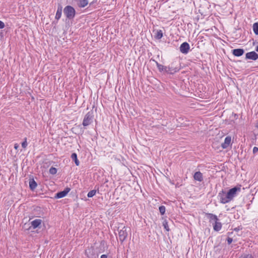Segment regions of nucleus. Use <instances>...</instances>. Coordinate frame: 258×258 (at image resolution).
Instances as JSON below:
<instances>
[{
  "label": "nucleus",
  "instance_id": "4be33fe9",
  "mask_svg": "<svg viewBox=\"0 0 258 258\" xmlns=\"http://www.w3.org/2000/svg\"><path fill=\"white\" fill-rule=\"evenodd\" d=\"M163 37V33L162 30H159L157 31L155 37L157 39H160Z\"/></svg>",
  "mask_w": 258,
  "mask_h": 258
},
{
  "label": "nucleus",
  "instance_id": "9b49d317",
  "mask_svg": "<svg viewBox=\"0 0 258 258\" xmlns=\"http://www.w3.org/2000/svg\"><path fill=\"white\" fill-rule=\"evenodd\" d=\"M70 190L71 189L69 187H67L63 191L58 192L55 194V198L60 199L64 197L70 191Z\"/></svg>",
  "mask_w": 258,
  "mask_h": 258
},
{
  "label": "nucleus",
  "instance_id": "f704fd0d",
  "mask_svg": "<svg viewBox=\"0 0 258 258\" xmlns=\"http://www.w3.org/2000/svg\"><path fill=\"white\" fill-rule=\"evenodd\" d=\"M74 1L78 2L79 0H74Z\"/></svg>",
  "mask_w": 258,
  "mask_h": 258
},
{
  "label": "nucleus",
  "instance_id": "6ab92c4d",
  "mask_svg": "<svg viewBox=\"0 0 258 258\" xmlns=\"http://www.w3.org/2000/svg\"><path fill=\"white\" fill-rule=\"evenodd\" d=\"M29 184L30 188L32 190H34L37 186V184L34 179H30Z\"/></svg>",
  "mask_w": 258,
  "mask_h": 258
},
{
  "label": "nucleus",
  "instance_id": "0eeeda50",
  "mask_svg": "<svg viewBox=\"0 0 258 258\" xmlns=\"http://www.w3.org/2000/svg\"><path fill=\"white\" fill-rule=\"evenodd\" d=\"M97 0H79L77 2V5L79 8H84L88 4L90 6L93 5L97 2Z\"/></svg>",
  "mask_w": 258,
  "mask_h": 258
},
{
  "label": "nucleus",
  "instance_id": "f03ea898",
  "mask_svg": "<svg viewBox=\"0 0 258 258\" xmlns=\"http://www.w3.org/2000/svg\"><path fill=\"white\" fill-rule=\"evenodd\" d=\"M167 74L173 75L180 70V64L178 61H173L167 67Z\"/></svg>",
  "mask_w": 258,
  "mask_h": 258
},
{
  "label": "nucleus",
  "instance_id": "72a5a7b5",
  "mask_svg": "<svg viewBox=\"0 0 258 258\" xmlns=\"http://www.w3.org/2000/svg\"><path fill=\"white\" fill-rule=\"evenodd\" d=\"M255 50L258 52V45L256 47Z\"/></svg>",
  "mask_w": 258,
  "mask_h": 258
},
{
  "label": "nucleus",
  "instance_id": "aec40b11",
  "mask_svg": "<svg viewBox=\"0 0 258 258\" xmlns=\"http://www.w3.org/2000/svg\"><path fill=\"white\" fill-rule=\"evenodd\" d=\"M61 13H62V7L59 5L57 8V12L55 15V19L56 20H59L61 16Z\"/></svg>",
  "mask_w": 258,
  "mask_h": 258
},
{
  "label": "nucleus",
  "instance_id": "f3484780",
  "mask_svg": "<svg viewBox=\"0 0 258 258\" xmlns=\"http://www.w3.org/2000/svg\"><path fill=\"white\" fill-rule=\"evenodd\" d=\"M41 223L42 220L37 219L32 221L31 224L33 229H36V228L39 227V226L41 224Z\"/></svg>",
  "mask_w": 258,
  "mask_h": 258
},
{
  "label": "nucleus",
  "instance_id": "473e14b6",
  "mask_svg": "<svg viewBox=\"0 0 258 258\" xmlns=\"http://www.w3.org/2000/svg\"><path fill=\"white\" fill-rule=\"evenodd\" d=\"M19 144H15L14 145V148H15V149H16V150L18 149V148H19Z\"/></svg>",
  "mask_w": 258,
  "mask_h": 258
},
{
  "label": "nucleus",
  "instance_id": "393cba45",
  "mask_svg": "<svg viewBox=\"0 0 258 258\" xmlns=\"http://www.w3.org/2000/svg\"><path fill=\"white\" fill-rule=\"evenodd\" d=\"M57 171V170L56 168L51 167L49 169V172L51 174L54 175L56 173Z\"/></svg>",
  "mask_w": 258,
  "mask_h": 258
},
{
  "label": "nucleus",
  "instance_id": "ddd939ff",
  "mask_svg": "<svg viewBox=\"0 0 258 258\" xmlns=\"http://www.w3.org/2000/svg\"><path fill=\"white\" fill-rule=\"evenodd\" d=\"M244 53V50L242 48H237L232 50V54L235 56H241Z\"/></svg>",
  "mask_w": 258,
  "mask_h": 258
},
{
  "label": "nucleus",
  "instance_id": "1a4fd4ad",
  "mask_svg": "<svg viewBox=\"0 0 258 258\" xmlns=\"http://www.w3.org/2000/svg\"><path fill=\"white\" fill-rule=\"evenodd\" d=\"M189 44L186 42H184L180 45L179 50L182 53L187 54L189 52Z\"/></svg>",
  "mask_w": 258,
  "mask_h": 258
},
{
  "label": "nucleus",
  "instance_id": "f8f14e48",
  "mask_svg": "<svg viewBox=\"0 0 258 258\" xmlns=\"http://www.w3.org/2000/svg\"><path fill=\"white\" fill-rule=\"evenodd\" d=\"M231 142V138L230 136H227L225 138L224 142L221 144V147L223 149L227 148L230 145Z\"/></svg>",
  "mask_w": 258,
  "mask_h": 258
},
{
  "label": "nucleus",
  "instance_id": "c85d7f7f",
  "mask_svg": "<svg viewBox=\"0 0 258 258\" xmlns=\"http://www.w3.org/2000/svg\"><path fill=\"white\" fill-rule=\"evenodd\" d=\"M227 243L228 244H230L232 243L233 239L232 238L228 237L227 239Z\"/></svg>",
  "mask_w": 258,
  "mask_h": 258
},
{
  "label": "nucleus",
  "instance_id": "2eb2a0df",
  "mask_svg": "<svg viewBox=\"0 0 258 258\" xmlns=\"http://www.w3.org/2000/svg\"><path fill=\"white\" fill-rule=\"evenodd\" d=\"M151 60L155 62L159 72L167 73V68L166 66H164L159 63L157 61H156L154 59H151Z\"/></svg>",
  "mask_w": 258,
  "mask_h": 258
},
{
  "label": "nucleus",
  "instance_id": "7ed1b4c3",
  "mask_svg": "<svg viewBox=\"0 0 258 258\" xmlns=\"http://www.w3.org/2000/svg\"><path fill=\"white\" fill-rule=\"evenodd\" d=\"M63 13L66 17L70 20L73 19L76 15L75 9L71 6H66L63 9Z\"/></svg>",
  "mask_w": 258,
  "mask_h": 258
},
{
  "label": "nucleus",
  "instance_id": "7c9ffc66",
  "mask_svg": "<svg viewBox=\"0 0 258 258\" xmlns=\"http://www.w3.org/2000/svg\"><path fill=\"white\" fill-rule=\"evenodd\" d=\"M258 152V148L256 147H254L253 148V151H252V152L253 154H255L256 153H257Z\"/></svg>",
  "mask_w": 258,
  "mask_h": 258
},
{
  "label": "nucleus",
  "instance_id": "a878e982",
  "mask_svg": "<svg viewBox=\"0 0 258 258\" xmlns=\"http://www.w3.org/2000/svg\"><path fill=\"white\" fill-rule=\"evenodd\" d=\"M159 210L160 214L162 215H163L165 214V211H166V208H165V206H161L159 207Z\"/></svg>",
  "mask_w": 258,
  "mask_h": 258
},
{
  "label": "nucleus",
  "instance_id": "cd10ccee",
  "mask_svg": "<svg viewBox=\"0 0 258 258\" xmlns=\"http://www.w3.org/2000/svg\"><path fill=\"white\" fill-rule=\"evenodd\" d=\"M27 138H25L24 139V141L22 143V147L23 148H26V147L27 146Z\"/></svg>",
  "mask_w": 258,
  "mask_h": 258
},
{
  "label": "nucleus",
  "instance_id": "dca6fc26",
  "mask_svg": "<svg viewBox=\"0 0 258 258\" xmlns=\"http://www.w3.org/2000/svg\"><path fill=\"white\" fill-rule=\"evenodd\" d=\"M194 178L195 180L201 182L203 180V174L200 171L196 172L194 175Z\"/></svg>",
  "mask_w": 258,
  "mask_h": 258
},
{
  "label": "nucleus",
  "instance_id": "39448f33",
  "mask_svg": "<svg viewBox=\"0 0 258 258\" xmlns=\"http://www.w3.org/2000/svg\"><path fill=\"white\" fill-rule=\"evenodd\" d=\"M93 115L92 111H89L84 116L82 124L85 127L93 122Z\"/></svg>",
  "mask_w": 258,
  "mask_h": 258
},
{
  "label": "nucleus",
  "instance_id": "c756f323",
  "mask_svg": "<svg viewBox=\"0 0 258 258\" xmlns=\"http://www.w3.org/2000/svg\"><path fill=\"white\" fill-rule=\"evenodd\" d=\"M5 27V25L3 22L0 20V29H3Z\"/></svg>",
  "mask_w": 258,
  "mask_h": 258
},
{
  "label": "nucleus",
  "instance_id": "412c9836",
  "mask_svg": "<svg viewBox=\"0 0 258 258\" xmlns=\"http://www.w3.org/2000/svg\"><path fill=\"white\" fill-rule=\"evenodd\" d=\"M71 158L75 161V163L77 166L79 165V161L77 159V155L75 153H73L71 155Z\"/></svg>",
  "mask_w": 258,
  "mask_h": 258
},
{
  "label": "nucleus",
  "instance_id": "20e7f679",
  "mask_svg": "<svg viewBox=\"0 0 258 258\" xmlns=\"http://www.w3.org/2000/svg\"><path fill=\"white\" fill-rule=\"evenodd\" d=\"M85 255L88 258H98V252L92 246L86 249Z\"/></svg>",
  "mask_w": 258,
  "mask_h": 258
},
{
  "label": "nucleus",
  "instance_id": "423d86ee",
  "mask_svg": "<svg viewBox=\"0 0 258 258\" xmlns=\"http://www.w3.org/2000/svg\"><path fill=\"white\" fill-rule=\"evenodd\" d=\"M127 228L123 227L121 229L118 231V236L120 241L122 243L126 238L128 233L126 231Z\"/></svg>",
  "mask_w": 258,
  "mask_h": 258
},
{
  "label": "nucleus",
  "instance_id": "bb28decb",
  "mask_svg": "<svg viewBox=\"0 0 258 258\" xmlns=\"http://www.w3.org/2000/svg\"><path fill=\"white\" fill-rule=\"evenodd\" d=\"M163 226H164V228L167 231H169V228L168 226V222L166 221V220H165L163 222Z\"/></svg>",
  "mask_w": 258,
  "mask_h": 258
},
{
  "label": "nucleus",
  "instance_id": "a211bd4d",
  "mask_svg": "<svg viewBox=\"0 0 258 258\" xmlns=\"http://www.w3.org/2000/svg\"><path fill=\"white\" fill-rule=\"evenodd\" d=\"M214 230L216 231H219L221 229L222 224L218 221L213 223Z\"/></svg>",
  "mask_w": 258,
  "mask_h": 258
},
{
  "label": "nucleus",
  "instance_id": "9d476101",
  "mask_svg": "<svg viewBox=\"0 0 258 258\" xmlns=\"http://www.w3.org/2000/svg\"><path fill=\"white\" fill-rule=\"evenodd\" d=\"M245 59L256 60L258 59V54L255 51L247 52L245 54Z\"/></svg>",
  "mask_w": 258,
  "mask_h": 258
},
{
  "label": "nucleus",
  "instance_id": "f257e3e1",
  "mask_svg": "<svg viewBox=\"0 0 258 258\" xmlns=\"http://www.w3.org/2000/svg\"><path fill=\"white\" fill-rule=\"evenodd\" d=\"M241 185H238L228 190L227 192V198L228 199L229 202L233 200L237 194L241 191Z\"/></svg>",
  "mask_w": 258,
  "mask_h": 258
},
{
  "label": "nucleus",
  "instance_id": "6e6552de",
  "mask_svg": "<svg viewBox=\"0 0 258 258\" xmlns=\"http://www.w3.org/2000/svg\"><path fill=\"white\" fill-rule=\"evenodd\" d=\"M218 198L222 204H225L229 203L228 199L227 198V193L223 190L219 192Z\"/></svg>",
  "mask_w": 258,
  "mask_h": 258
},
{
  "label": "nucleus",
  "instance_id": "2f4dec72",
  "mask_svg": "<svg viewBox=\"0 0 258 258\" xmlns=\"http://www.w3.org/2000/svg\"><path fill=\"white\" fill-rule=\"evenodd\" d=\"M108 254H102L101 255L100 258H107Z\"/></svg>",
  "mask_w": 258,
  "mask_h": 258
},
{
  "label": "nucleus",
  "instance_id": "5701e85b",
  "mask_svg": "<svg viewBox=\"0 0 258 258\" xmlns=\"http://www.w3.org/2000/svg\"><path fill=\"white\" fill-rule=\"evenodd\" d=\"M253 30L255 35H258V22L254 23L253 24Z\"/></svg>",
  "mask_w": 258,
  "mask_h": 258
},
{
  "label": "nucleus",
  "instance_id": "4468645a",
  "mask_svg": "<svg viewBox=\"0 0 258 258\" xmlns=\"http://www.w3.org/2000/svg\"><path fill=\"white\" fill-rule=\"evenodd\" d=\"M207 217L209 219V222L211 223H214L217 221H219V219L217 218V216L212 213H207L206 214Z\"/></svg>",
  "mask_w": 258,
  "mask_h": 258
},
{
  "label": "nucleus",
  "instance_id": "b1692460",
  "mask_svg": "<svg viewBox=\"0 0 258 258\" xmlns=\"http://www.w3.org/2000/svg\"><path fill=\"white\" fill-rule=\"evenodd\" d=\"M96 193V190L95 189L92 190L90 191L87 195L88 198L93 197Z\"/></svg>",
  "mask_w": 258,
  "mask_h": 258
}]
</instances>
